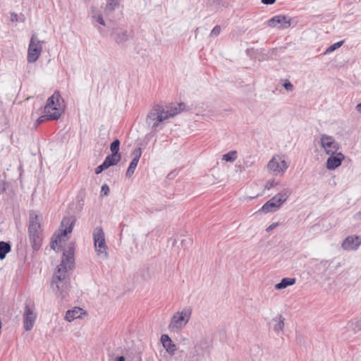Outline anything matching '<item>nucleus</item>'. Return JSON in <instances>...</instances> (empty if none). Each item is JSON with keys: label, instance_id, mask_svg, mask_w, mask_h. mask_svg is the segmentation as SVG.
Returning <instances> with one entry per match:
<instances>
[{"label": "nucleus", "instance_id": "44", "mask_svg": "<svg viewBox=\"0 0 361 361\" xmlns=\"http://www.w3.org/2000/svg\"><path fill=\"white\" fill-rule=\"evenodd\" d=\"M245 164L247 167H249V166H252V163L250 164V162H247V161L245 162Z\"/></svg>", "mask_w": 361, "mask_h": 361}, {"label": "nucleus", "instance_id": "7", "mask_svg": "<svg viewBox=\"0 0 361 361\" xmlns=\"http://www.w3.org/2000/svg\"><path fill=\"white\" fill-rule=\"evenodd\" d=\"M44 42L39 41L35 34H33L30 38L27 49V60L30 63L36 62L39 58Z\"/></svg>", "mask_w": 361, "mask_h": 361}, {"label": "nucleus", "instance_id": "21", "mask_svg": "<svg viewBox=\"0 0 361 361\" xmlns=\"http://www.w3.org/2000/svg\"><path fill=\"white\" fill-rule=\"evenodd\" d=\"M82 314H85L83 309L75 307L72 310H69L66 312L65 319L68 322H72L75 319L80 318Z\"/></svg>", "mask_w": 361, "mask_h": 361}, {"label": "nucleus", "instance_id": "16", "mask_svg": "<svg viewBox=\"0 0 361 361\" xmlns=\"http://www.w3.org/2000/svg\"><path fill=\"white\" fill-rule=\"evenodd\" d=\"M41 216L37 214L35 212L32 211L29 216V226L28 233H36L37 231H42L41 230Z\"/></svg>", "mask_w": 361, "mask_h": 361}, {"label": "nucleus", "instance_id": "46", "mask_svg": "<svg viewBox=\"0 0 361 361\" xmlns=\"http://www.w3.org/2000/svg\"><path fill=\"white\" fill-rule=\"evenodd\" d=\"M125 226V225H124L123 223H121V224H120V226H121V228H123V226Z\"/></svg>", "mask_w": 361, "mask_h": 361}, {"label": "nucleus", "instance_id": "18", "mask_svg": "<svg viewBox=\"0 0 361 361\" xmlns=\"http://www.w3.org/2000/svg\"><path fill=\"white\" fill-rule=\"evenodd\" d=\"M207 344L205 341H200L195 344L193 348L191 350L190 357L195 361L199 360V357H203L204 354V345Z\"/></svg>", "mask_w": 361, "mask_h": 361}, {"label": "nucleus", "instance_id": "19", "mask_svg": "<svg viewBox=\"0 0 361 361\" xmlns=\"http://www.w3.org/2000/svg\"><path fill=\"white\" fill-rule=\"evenodd\" d=\"M29 240L34 250H38L42 242V231L29 233Z\"/></svg>", "mask_w": 361, "mask_h": 361}, {"label": "nucleus", "instance_id": "4", "mask_svg": "<svg viewBox=\"0 0 361 361\" xmlns=\"http://www.w3.org/2000/svg\"><path fill=\"white\" fill-rule=\"evenodd\" d=\"M75 218L74 216H65L63 218L59 232L55 234L54 237L51 240V247L56 250V246L59 245L62 241L66 240L67 234L72 232L73 226L75 223Z\"/></svg>", "mask_w": 361, "mask_h": 361}, {"label": "nucleus", "instance_id": "13", "mask_svg": "<svg viewBox=\"0 0 361 361\" xmlns=\"http://www.w3.org/2000/svg\"><path fill=\"white\" fill-rule=\"evenodd\" d=\"M361 245V236L350 235L343 241L341 247L345 250H356Z\"/></svg>", "mask_w": 361, "mask_h": 361}, {"label": "nucleus", "instance_id": "9", "mask_svg": "<svg viewBox=\"0 0 361 361\" xmlns=\"http://www.w3.org/2000/svg\"><path fill=\"white\" fill-rule=\"evenodd\" d=\"M23 317L24 329L27 331H31L37 318L34 305L30 306L28 303H25Z\"/></svg>", "mask_w": 361, "mask_h": 361}, {"label": "nucleus", "instance_id": "37", "mask_svg": "<svg viewBox=\"0 0 361 361\" xmlns=\"http://www.w3.org/2000/svg\"><path fill=\"white\" fill-rule=\"evenodd\" d=\"M283 87L288 91H292L293 90V85L289 81L286 82L283 84Z\"/></svg>", "mask_w": 361, "mask_h": 361}, {"label": "nucleus", "instance_id": "31", "mask_svg": "<svg viewBox=\"0 0 361 361\" xmlns=\"http://www.w3.org/2000/svg\"><path fill=\"white\" fill-rule=\"evenodd\" d=\"M118 4L119 0H108L106 6V10L110 12L113 11L115 10Z\"/></svg>", "mask_w": 361, "mask_h": 361}, {"label": "nucleus", "instance_id": "43", "mask_svg": "<svg viewBox=\"0 0 361 361\" xmlns=\"http://www.w3.org/2000/svg\"><path fill=\"white\" fill-rule=\"evenodd\" d=\"M245 164L247 167H249V166H252V163L250 164V162H247V161L245 162Z\"/></svg>", "mask_w": 361, "mask_h": 361}, {"label": "nucleus", "instance_id": "12", "mask_svg": "<svg viewBox=\"0 0 361 361\" xmlns=\"http://www.w3.org/2000/svg\"><path fill=\"white\" fill-rule=\"evenodd\" d=\"M344 331L342 333V336L344 339H348L354 335L361 333V317L348 322Z\"/></svg>", "mask_w": 361, "mask_h": 361}, {"label": "nucleus", "instance_id": "33", "mask_svg": "<svg viewBox=\"0 0 361 361\" xmlns=\"http://www.w3.org/2000/svg\"><path fill=\"white\" fill-rule=\"evenodd\" d=\"M279 184V182L275 180H269L265 185V188L267 190H270L271 188L275 187Z\"/></svg>", "mask_w": 361, "mask_h": 361}, {"label": "nucleus", "instance_id": "40", "mask_svg": "<svg viewBox=\"0 0 361 361\" xmlns=\"http://www.w3.org/2000/svg\"><path fill=\"white\" fill-rule=\"evenodd\" d=\"M278 226V224L277 223H273L271 224L270 226H269L267 228V231H271L272 229L275 228L276 226Z\"/></svg>", "mask_w": 361, "mask_h": 361}, {"label": "nucleus", "instance_id": "17", "mask_svg": "<svg viewBox=\"0 0 361 361\" xmlns=\"http://www.w3.org/2000/svg\"><path fill=\"white\" fill-rule=\"evenodd\" d=\"M160 341L167 353L170 355H175L178 349L177 346L168 334H162L160 338Z\"/></svg>", "mask_w": 361, "mask_h": 361}, {"label": "nucleus", "instance_id": "2", "mask_svg": "<svg viewBox=\"0 0 361 361\" xmlns=\"http://www.w3.org/2000/svg\"><path fill=\"white\" fill-rule=\"evenodd\" d=\"M74 244L70 243L68 248L64 250L61 264L57 267L56 270L52 278V285H56L57 290H61L60 284L67 286L68 283V270H71L74 267ZM63 290V288H61Z\"/></svg>", "mask_w": 361, "mask_h": 361}, {"label": "nucleus", "instance_id": "26", "mask_svg": "<svg viewBox=\"0 0 361 361\" xmlns=\"http://www.w3.org/2000/svg\"><path fill=\"white\" fill-rule=\"evenodd\" d=\"M11 245L9 243L0 241V259H5L6 255L11 251Z\"/></svg>", "mask_w": 361, "mask_h": 361}, {"label": "nucleus", "instance_id": "14", "mask_svg": "<svg viewBox=\"0 0 361 361\" xmlns=\"http://www.w3.org/2000/svg\"><path fill=\"white\" fill-rule=\"evenodd\" d=\"M142 154V149L140 147H136L132 152L133 159L130 163V165L127 169L126 176L128 178H130L133 176L135 172V170L137 166L138 161Z\"/></svg>", "mask_w": 361, "mask_h": 361}, {"label": "nucleus", "instance_id": "20", "mask_svg": "<svg viewBox=\"0 0 361 361\" xmlns=\"http://www.w3.org/2000/svg\"><path fill=\"white\" fill-rule=\"evenodd\" d=\"M290 194V192L286 189L281 192H279L275 196H274L272 198L269 200V201L276 203V204L280 207L281 205L286 201V200L288 198L289 195Z\"/></svg>", "mask_w": 361, "mask_h": 361}, {"label": "nucleus", "instance_id": "27", "mask_svg": "<svg viewBox=\"0 0 361 361\" xmlns=\"http://www.w3.org/2000/svg\"><path fill=\"white\" fill-rule=\"evenodd\" d=\"M272 322H276V324L274 326V330L276 332H279L283 330L284 327V318L281 315H279V317L274 318L272 319Z\"/></svg>", "mask_w": 361, "mask_h": 361}, {"label": "nucleus", "instance_id": "1", "mask_svg": "<svg viewBox=\"0 0 361 361\" xmlns=\"http://www.w3.org/2000/svg\"><path fill=\"white\" fill-rule=\"evenodd\" d=\"M184 107L183 103L178 104V106L171 104L166 107L161 104H155L147 115L146 123L151 126L153 131H156L160 123L180 113Z\"/></svg>", "mask_w": 361, "mask_h": 361}, {"label": "nucleus", "instance_id": "24", "mask_svg": "<svg viewBox=\"0 0 361 361\" xmlns=\"http://www.w3.org/2000/svg\"><path fill=\"white\" fill-rule=\"evenodd\" d=\"M295 283V278H283L281 279V282L276 283L275 285V288L276 290H281L286 288L288 286H292Z\"/></svg>", "mask_w": 361, "mask_h": 361}, {"label": "nucleus", "instance_id": "6", "mask_svg": "<svg viewBox=\"0 0 361 361\" xmlns=\"http://www.w3.org/2000/svg\"><path fill=\"white\" fill-rule=\"evenodd\" d=\"M93 240L95 250L99 256L104 259L108 258V247L105 241V235L102 227L97 226L93 231Z\"/></svg>", "mask_w": 361, "mask_h": 361}, {"label": "nucleus", "instance_id": "34", "mask_svg": "<svg viewBox=\"0 0 361 361\" xmlns=\"http://www.w3.org/2000/svg\"><path fill=\"white\" fill-rule=\"evenodd\" d=\"M221 32V27L219 25H216L212 30L210 33L211 37H216Z\"/></svg>", "mask_w": 361, "mask_h": 361}, {"label": "nucleus", "instance_id": "8", "mask_svg": "<svg viewBox=\"0 0 361 361\" xmlns=\"http://www.w3.org/2000/svg\"><path fill=\"white\" fill-rule=\"evenodd\" d=\"M288 166L283 156L274 155L268 162L267 169L276 175L283 174L287 170Z\"/></svg>", "mask_w": 361, "mask_h": 361}, {"label": "nucleus", "instance_id": "41", "mask_svg": "<svg viewBox=\"0 0 361 361\" xmlns=\"http://www.w3.org/2000/svg\"><path fill=\"white\" fill-rule=\"evenodd\" d=\"M355 109L361 114V102L356 105Z\"/></svg>", "mask_w": 361, "mask_h": 361}, {"label": "nucleus", "instance_id": "22", "mask_svg": "<svg viewBox=\"0 0 361 361\" xmlns=\"http://www.w3.org/2000/svg\"><path fill=\"white\" fill-rule=\"evenodd\" d=\"M112 34H115L114 39L116 43L121 44L128 40V35L126 30H123L119 28L113 29Z\"/></svg>", "mask_w": 361, "mask_h": 361}, {"label": "nucleus", "instance_id": "47", "mask_svg": "<svg viewBox=\"0 0 361 361\" xmlns=\"http://www.w3.org/2000/svg\"><path fill=\"white\" fill-rule=\"evenodd\" d=\"M85 2L88 3L90 0H83Z\"/></svg>", "mask_w": 361, "mask_h": 361}, {"label": "nucleus", "instance_id": "23", "mask_svg": "<svg viewBox=\"0 0 361 361\" xmlns=\"http://www.w3.org/2000/svg\"><path fill=\"white\" fill-rule=\"evenodd\" d=\"M121 154H109L105 158L103 163L108 169L111 166L116 165L121 161Z\"/></svg>", "mask_w": 361, "mask_h": 361}, {"label": "nucleus", "instance_id": "28", "mask_svg": "<svg viewBox=\"0 0 361 361\" xmlns=\"http://www.w3.org/2000/svg\"><path fill=\"white\" fill-rule=\"evenodd\" d=\"M91 13L92 18H94L98 23L104 26L105 25V22L103 19L102 15L100 13L97 14L94 7L91 8Z\"/></svg>", "mask_w": 361, "mask_h": 361}, {"label": "nucleus", "instance_id": "45", "mask_svg": "<svg viewBox=\"0 0 361 361\" xmlns=\"http://www.w3.org/2000/svg\"><path fill=\"white\" fill-rule=\"evenodd\" d=\"M355 215L357 216V218H361V212H358Z\"/></svg>", "mask_w": 361, "mask_h": 361}, {"label": "nucleus", "instance_id": "29", "mask_svg": "<svg viewBox=\"0 0 361 361\" xmlns=\"http://www.w3.org/2000/svg\"><path fill=\"white\" fill-rule=\"evenodd\" d=\"M237 159L236 151H231L223 155L222 159L226 161L233 162Z\"/></svg>", "mask_w": 361, "mask_h": 361}, {"label": "nucleus", "instance_id": "38", "mask_svg": "<svg viewBox=\"0 0 361 361\" xmlns=\"http://www.w3.org/2000/svg\"><path fill=\"white\" fill-rule=\"evenodd\" d=\"M276 0H262V3L266 5H271L275 3Z\"/></svg>", "mask_w": 361, "mask_h": 361}, {"label": "nucleus", "instance_id": "42", "mask_svg": "<svg viewBox=\"0 0 361 361\" xmlns=\"http://www.w3.org/2000/svg\"><path fill=\"white\" fill-rule=\"evenodd\" d=\"M116 361H125V357L123 356H119L117 357Z\"/></svg>", "mask_w": 361, "mask_h": 361}, {"label": "nucleus", "instance_id": "35", "mask_svg": "<svg viewBox=\"0 0 361 361\" xmlns=\"http://www.w3.org/2000/svg\"><path fill=\"white\" fill-rule=\"evenodd\" d=\"M109 194V188L106 184H104L101 188V196H108Z\"/></svg>", "mask_w": 361, "mask_h": 361}, {"label": "nucleus", "instance_id": "11", "mask_svg": "<svg viewBox=\"0 0 361 361\" xmlns=\"http://www.w3.org/2000/svg\"><path fill=\"white\" fill-rule=\"evenodd\" d=\"M320 144L327 154H335L339 149V144L334 137L326 134L321 135Z\"/></svg>", "mask_w": 361, "mask_h": 361}, {"label": "nucleus", "instance_id": "3", "mask_svg": "<svg viewBox=\"0 0 361 361\" xmlns=\"http://www.w3.org/2000/svg\"><path fill=\"white\" fill-rule=\"evenodd\" d=\"M59 92L56 91L48 98L47 104L44 109V115L41 116L36 121L37 124H40L46 121L58 120L61 117V111L59 109V99H61Z\"/></svg>", "mask_w": 361, "mask_h": 361}, {"label": "nucleus", "instance_id": "5", "mask_svg": "<svg viewBox=\"0 0 361 361\" xmlns=\"http://www.w3.org/2000/svg\"><path fill=\"white\" fill-rule=\"evenodd\" d=\"M192 314V308L185 307L181 311L176 312L171 317L169 329L173 331L182 329L188 323Z\"/></svg>", "mask_w": 361, "mask_h": 361}, {"label": "nucleus", "instance_id": "32", "mask_svg": "<svg viewBox=\"0 0 361 361\" xmlns=\"http://www.w3.org/2000/svg\"><path fill=\"white\" fill-rule=\"evenodd\" d=\"M343 44V41H340V42L333 44L332 45H331L330 47H329L326 49V53H329V52H331V51L336 50V49L341 47Z\"/></svg>", "mask_w": 361, "mask_h": 361}, {"label": "nucleus", "instance_id": "30", "mask_svg": "<svg viewBox=\"0 0 361 361\" xmlns=\"http://www.w3.org/2000/svg\"><path fill=\"white\" fill-rule=\"evenodd\" d=\"M119 147H120L119 140H118V139L114 140L110 145V149H111V154H121L119 153Z\"/></svg>", "mask_w": 361, "mask_h": 361}, {"label": "nucleus", "instance_id": "36", "mask_svg": "<svg viewBox=\"0 0 361 361\" xmlns=\"http://www.w3.org/2000/svg\"><path fill=\"white\" fill-rule=\"evenodd\" d=\"M105 169H107L106 166L104 164V163H102L101 165L98 166L96 169H95V173L96 174H99L100 173H102L104 170Z\"/></svg>", "mask_w": 361, "mask_h": 361}, {"label": "nucleus", "instance_id": "10", "mask_svg": "<svg viewBox=\"0 0 361 361\" xmlns=\"http://www.w3.org/2000/svg\"><path fill=\"white\" fill-rule=\"evenodd\" d=\"M267 25L272 28L287 29L291 25V19L287 16L276 15L267 21Z\"/></svg>", "mask_w": 361, "mask_h": 361}, {"label": "nucleus", "instance_id": "39", "mask_svg": "<svg viewBox=\"0 0 361 361\" xmlns=\"http://www.w3.org/2000/svg\"><path fill=\"white\" fill-rule=\"evenodd\" d=\"M11 20L12 22L18 21V15L15 13H11Z\"/></svg>", "mask_w": 361, "mask_h": 361}, {"label": "nucleus", "instance_id": "15", "mask_svg": "<svg viewBox=\"0 0 361 361\" xmlns=\"http://www.w3.org/2000/svg\"><path fill=\"white\" fill-rule=\"evenodd\" d=\"M329 157L326 161V168L329 170H334L341 166L345 157L341 152H336L335 154H329Z\"/></svg>", "mask_w": 361, "mask_h": 361}, {"label": "nucleus", "instance_id": "25", "mask_svg": "<svg viewBox=\"0 0 361 361\" xmlns=\"http://www.w3.org/2000/svg\"><path fill=\"white\" fill-rule=\"evenodd\" d=\"M279 208V207L276 204V203H274L269 200L262 207V208L259 210V212H262L264 214L274 212Z\"/></svg>", "mask_w": 361, "mask_h": 361}]
</instances>
